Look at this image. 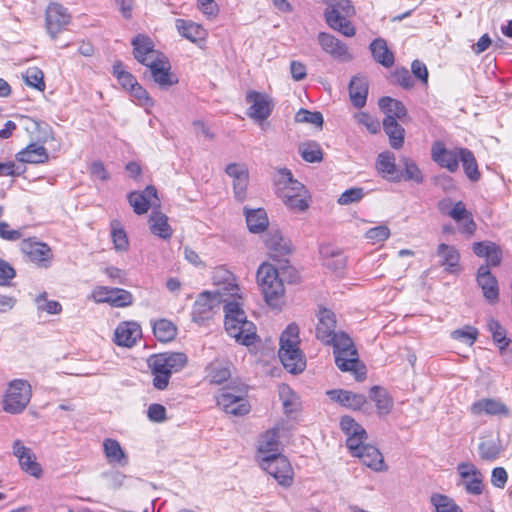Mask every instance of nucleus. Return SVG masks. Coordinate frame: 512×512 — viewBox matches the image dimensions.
I'll return each mask as SVG.
<instances>
[{
    "label": "nucleus",
    "mask_w": 512,
    "mask_h": 512,
    "mask_svg": "<svg viewBox=\"0 0 512 512\" xmlns=\"http://www.w3.org/2000/svg\"><path fill=\"white\" fill-rule=\"evenodd\" d=\"M265 243L270 252V256L278 261L279 268L269 263L261 264L257 271V281L266 303L276 308L281 305L285 292L279 269L283 271L282 274H289L288 281L290 283H295L299 276L294 268L286 266L288 263L286 259H281L291 253V243L288 239L284 238L280 232L276 231L269 234Z\"/></svg>",
    "instance_id": "obj_1"
},
{
    "label": "nucleus",
    "mask_w": 512,
    "mask_h": 512,
    "mask_svg": "<svg viewBox=\"0 0 512 512\" xmlns=\"http://www.w3.org/2000/svg\"><path fill=\"white\" fill-rule=\"evenodd\" d=\"M187 356L182 352H164L153 354L147 359V365L153 376V386L165 390L173 373L181 371L187 364Z\"/></svg>",
    "instance_id": "obj_2"
},
{
    "label": "nucleus",
    "mask_w": 512,
    "mask_h": 512,
    "mask_svg": "<svg viewBox=\"0 0 512 512\" xmlns=\"http://www.w3.org/2000/svg\"><path fill=\"white\" fill-rule=\"evenodd\" d=\"M225 329L239 344L249 346L254 344L257 338L256 326L247 320L244 310L236 301L224 304Z\"/></svg>",
    "instance_id": "obj_3"
},
{
    "label": "nucleus",
    "mask_w": 512,
    "mask_h": 512,
    "mask_svg": "<svg viewBox=\"0 0 512 512\" xmlns=\"http://www.w3.org/2000/svg\"><path fill=\"white\" fill-rule=\"evenodd\" d=\"M299 344V327L295 323H291L280 336L278 356L285 369L293 374L302 372L306 366Z\"/></svg>",
    "instance_id": "obj_4"
},
{
    "label": "nucleus",
    "mask_w": 512,
    "mask_h": 512,
    "mask_svg": "<svg viewBox=\"0 0 512 512\" xmlns=\"http://www.w3.org/2000/svg\"><path fill=\"white\" fill-rule=\"evenodd\" d=\"M332 338L330 345H333L334 348L337 367L343 372H352L357 381L364 380L365 368L360 366L358 353L351 338L343 332L335 333Z\"/></svg>",
    "instance_id": "obj_5"
},
{
    "label": "nucleus",
    "mask_w": 512,
    "mask_h": 512,
    "mask_svg": "<svg viewBox=\"0 0 512 512\" xmlns=\"http://www.w3.org/2000/svg\"><path fill=\"white\" fill-rule=\"evenodd\" d=\"M31 395V386L26 380H12L4 395L3 410L10 414L21 413L29 404Z\"/></svg>",
    "instance_id": "obj_6"
},
{
    "label": "nucleus",
    "mask_w": 512,
    "mask_h": 512,
    "mask_svg": "<svg viewBox=\"0 0 512 512\" xmlns=\"http://www.w3.org/2000/svg\"><path fill=\"white\" fill-rule=\"evenodd\" d=\"M260 467L284 487L293 482V469L288 459L282 454H270L258 459Z\"/></svg>",
    "instance_id": "obj_7"
},
{
    "label": "nucleus",
    "mask_w": 512,
    "mask_h": 512,
    "mask_svg": "<svg viewBox=\"0 0 512 512\" xmlns=\"http://www.w3.org/2000/svg\"><path fill=\"white\" fill-rule=\"evenodd\" d=\"M246 392L242 387L223 388L216 397L217 405L226 413L234 416H243L250 411V405L245 399Z\"/></svg>",
    "instance_id": "obj_8"
},
{
    "label": "nucleus",
    "mask_w": 512,
    "mask_h": 512,
    "mask_svg": "<svg viewBox=\"0 0 512 512\" xmlns=\"http://www.w3.org/2000/svg\"><path fill=\"white\" fill-rule=\"evenodd\" d=\"M457 473L460 476V484L465 491L474 496L481 495L484 491V475L470 462H461L457 465Z\"/></svg>",
    "instance_id": "obj_9"
},
{
    "label": "nucleus",
    "mask_w": 512,
    "mask_h": 512,
    "mask_svg": "<svg viewBox=\"0 0 512 512\" xmlns=\"http://www.w3.org/2000/svg\"><path fill=\"white\" fill-rule=\"evenodd\" d=\"M464 148L447 149L442 141H435L431 147V158L442 168L449 172L457 171Z\"/></svg>",
    "instance_id": "obj_10"
},
{
    "label": "nucleus",
    "mask_w": 512,
    "mask_h": 512,
    "mask_svg": "<svg viewBox=\"0 0 512 512\" xmlns=\"http://www.w3.org/2000/svg\"><path fill=\"white\" fill-rule=\"evenodd\" d=\"M246 102L251 104L247 115L257 122L266 120L273 111L272 99L267 94L254 90L249 91L246 94Z\"/></svg>",
    "instance_id": "obj_11"
},
{
    "label": "nucleus",
    "mask_w": 512,
    "mask_h": 512,
    "mask_svg": "<svg viewBox=\"0 0 512 512\" xmlns=\"http://www.w3.org/2000/svg\"><path fill=\"white\" fill-rule=\"evenodd\" d=\"M20 249L29 261L35 263L37 266L42 268H48L50 266L53 253L46 243L25 239L21 242Z\"/></svg>",
    "instance_id": "obj_12"
},
{
    "label": "nucleus",
    "mask_w": 512,
    "mask_h": 512,
    "mask_svg": "<svg viewBox=\"0 0 512 512\" xmlns=\"http://www.w3.org/2000/svg\"><path fill=\"white\" fill-rule=\"evenodd\" d=\"M220 292H202L196 299L192 308V320L202 323L212 317L214 309L220 304Z\"/></svg>",
    "instance_id": "obj_13"
},
{
    "label": "nucleus",
    "mask_w": 512,
    "mask_h": 512,
    "mask_svg": "<svg viewBox=\"0 0 512 512\" xmlns=\"http://www.w3.org/2000/svg\"><path fill=\"white\" fill-rule=\"evenodd\" d=\"M12 454L18 459L20 468L27 474L39 478L42 468L36 461V456L31 448L24 445L21 440H15L12 445Z\"/></svg>",
    "instance_id": "obj_14"
},
{
    "label": "nucleus",
    "mask_w": 512,
    "mask_h": 512,
    "mask_svg": "<svg viewBox=\"0 0 512 512\" xmlns=\"http://www.w3.org/2000/svg\"><path fill=\"white\" fill-rule=\"evenodd\" d=\"M131 44L135 59L145 66H149L163 57L162 54L154 49V43L149 36L138 34L132 39Z\"/></svg>",
    "instance_id": "obj_15"
},
{
    "label": "nucleus",
    "mask_w": 512,
    "mask_h": 512,
    "mask_svg": "<svg viewBox=\"0 0 512 512\" xmlns=\"http://www.w3.org/2000/svg\"><path fill=\"white\" fill-rule=\"evenodd\" d=\"M275 190L281 200L282 194H292L300 197L308 196V190L306 187L294 179L291 171L288 169H281L278 171L277 179L275 181Z\"/></svg>",
    "instance_id": "obj_16"
},
{
    "label": "nucleus",
    "mask_w": 512,
    "mask_h": 512,
    "mask_svg": "<svg viewBox=\"0 0 512 512\" xmlns=\"http://www.w3.org/2000/svg\"><path fill=\"white\" fill-rule=\"evenodd\" d=\"M226 174L233 179L234 196L243 201L247 195L249 171L245 164L231 163L225 169Z\"/></svg>",
    "instance_id": "obj_17"
},
{
    "label": "nucleus",
    "mask_w": 512,
    "mask_h": 512,
    "mask_svg": "<svg viewBox=\"0 0 512 512\" xmlns=\"http://www.w3.org/2000/svg\"><path fill=\"white\" fill-rule=\"evenodd\" d=\"M67 9L58 3H51L46 10V28L52 38L69 23Z\"/></svg>",
    "instance_id": "obj_18"
},
{
    "label": "nucleus",
    "mask_w": 512,
    "mask_h": 512,
    "mask_svg": "<svg viewBox=\"0 0 512 512\" xmlns=\"http://www.w3.org/2000/svg\"><path fill=\"white\" fill-rule=\"evenodd\" d=\"M142 336V329L135 321L121 322L115 329L114 342L118 346L132 347Z\"/></svg>",
    "instance_id": "obj_19"
},
{
    "label": "nucleus",
    "mask_w": 512,
    "mask_h": 512,
    "mask_svg": "<svg viewBox=\"0 0 512 512\" xmlns=\"http://www.w3.org/2000/svg\"><path fill=\"white\" fill-rule=\"evenodd\" d=\"M317 318L316 337L323 344L330 345V342L333 340L332 336L336 333L335 314L327 308H322L319 310Z\"/></svg>",
    "instance_id": "obj_20"
},
{
    "label": "nucleus",
    "mask_w": 512,
    "mask_h": 512,
    "mask_svg": "<svg viewBox=\"0 0 512 512\" xmlns=\"http://www.w3.org/2000/svg\"><path fill=\"white\" fill-rule=\"evenodd\" d=\"M147 67L150 70L154 82L157 83L160 88L168 89L178 83V78L170 73L169 62L164 56Z\"/></svg>",
    "instance_id": "obj_21"
},
{
    "label": "nucleus",
    "mask_w": 512,
    "mask_h": 512,
    "mask_svg": "<svg viewBox=\"0 0 512 512\" xmlns=\"http://www.w3.org/2000/svg\"><path fill=\"white\" fill-rule=\"evenodd\" d=\"M317 40L322 50L336 59H349L347 45L332 34L320 32Z\"/></svg>",
    "instance_id": "obj_22"
},
{
    "label": "nucleus",
    "mask_w": 512,
    "mask_h": 512,
    "mask_svg": "<svg viewBox=\"0 0 512 512\" xmlns=\"http://www.w3.org/2000/svg\"><path fill=\"white\" fill-rule=\"evenodd\" d=\"M470 411L475 416L489 415V416H508V407L500 400L483 398L474 402Z\"/></svg>",
    "instance_id": "obj_23"
},
{
    "label": "nucleus",
    "mask_w": 512,
    "mask_h": 512,
    "mask_svg": "<svg viewBox=\"0 0 512 512\" xmlns=\"http://www.w3.org/2000/svg\"><path fill=\"white\" fill-rule=\"evenodd\" d=\"M376 169L388 181L399 182L402 180V173L396 168L395 155L390 151H385L378 155Z\"/></svg>",
    "instance_id": "obj_24"
},
{
    "label": "nucleus",
    "mask_w": 512,
    "mask_h": 512,
    "mask_svg": "<svg viewBox=\"0 0 512 512\" xmlns=\"http://www.w3.org/2000/svg\"><path fill=\"white\" fill-rule=\"evenodd\" d=\"M477 282L482 288L484 297L493 302L499 297L497 279L491 274L488 265H481L477 271Z\"/></svg>",
    "instance_id": "obj_25"
},
{
    "label": "nucleus",
    "mask_w": 512,
    "mask_h": 512,
    "mask_svg": "<svg viewBox=\"0 0 512 512\" xmlns=\"http://www.w3.org/2000/svg\"><path fill=\"white\" fill-rule=\"evenodd\" d=\"M436 255L446 272L457 273L460 270V253L455 246L441 243L436 249Z\"/></svg>",
    "instance_id": "obj_26"
},
{
    "label": "nucleus",
    "mask_w": 512,
    "mask_h": 512,
    "mask_svg": "<svg viewBox=\"0 0 512 512\" xmlns=\"http://www.w3.org/2000/svg\"><path fill=\"white\" fill-rule=\"evenodd\" d=\"M354 15V13H335L332 12H324V18L327 25L335 30L340 32L346 37H352L356 33V29L348 20V17Z\"/></svg>",
    "instance_id": "obj_27"
},
{
    "label": "nucleus",
    "mask_w": 512,
    "mask_h": 512,
    "mask_svg": "<svg viewBox=\"0 0 512 512\" xmlns=\"http://www.w3.org/2000/svg\"><path fill=\"white\" fill-rule=\"evenodd\" d=\"M152 198L157 199V190L154 186H147L142 192L133 191L128 195V201L138 215L149 210Z\"/></svg>",
    "instance_id": "obj_28"
},
{
    "label": "nucleus",
    "mask_w": 512,
    "mask_h": 512,
    "mask_svg": "<svg viewBox=\"0 0 512 512\" xmlns=\"http://www.w3.org/2000/svg\"><path fill=\"white\" fill-rule=\"evenodd\" d=\"M327 395L331 400L353 410L360 409L367 402L365 395L348 390H329Z\"/></svg>",
    "instance_id": "obj_29"
},
{
    "label": "nucleus",
    "mask_w": 512,
    "mask_h": 512,
    "mask_svg": "<svg viewBox=\"0 0 512 512\" xmlns=\"http://www.w3.org/2000/svg\"><path fill=\"white\" fill-rule=\"evenodd\" d=\"M280 425H275L261 435L258 444V456L260 457L270 454H281L279 452Z\"/></svg>",
    "instance_id": "obj_30"
},
{
    "label": "nucleus",
    "mask_w": 512,
    "mask_h": 512,
    "mask_svg": "<svg viewBox=\"0 0 512 512\" xmlns=\"http://www.w3.org/2000/svg\"><path fill=\"white\" fill-rule=\"evenodd\" d=\"M16 159L22 163L43 164L48 161L49 155L43 145L30 143L16 154Z\"/></svg>",
    "instance_id": "obj_31"
},
{
    "label": "nucleus",
    "mask_w": 512,
    "mask_h": 512,
    "mask_svg": "<svg viewBox=\"0 0 512 512\" xmlns=\"http://www.w3.org/2000/svg\"><path fill=\"white\" fill-rule=\"evenodd\" d=\"M473 252L476 256L485 258L487 261L486 265L498 266L501 263L502 251L493 242H476L473 244Z\"/></svg>",
    "instance_id": "obj_32"
},
{
    "label": "nucleus",
    "mask_w": 512,
    "mask_h": 512,
    "mask_svg": "<svg viewBox=\"0 0 512 512\" xmlns=\"http://www.w3.org/2000/svg\"><path fill=\"white\" fill-rule=\"evenodd\" d=\"M373 59L385 68L394 65V53L388 48L387 42L383 38L374 39L369 46Z\"/></svg>",
    "instance_id": "obj_33"
},
{
    "label": "nucleus",
    "mask_w": 512,
    "mask_h": 512,
    "mask_svg": "<svg viewBox=\"0 0 512 512\" xmlns=\"http://www.w3.org/2000/svg\"><path fill=\"white\" fill-rule=\"evenodd\" d=\"M351 103L356 108L365 106L368 96V81L363 76H354L349 84Z\"/></svg>",
    "instance_id": "obj_34"
},
{
    "label": "nucleus",
    "mask_w": 512,
    "mask_h": 512,
    "mask_svg": "<svg viewBox=\"0 0 512 512\" xmlns=\"http://www.w3.org/2000/svg\"><path fill=\"white\" fill-rule=\"evenodd\" d=\"M148 222L152 234L165 240L172 236L173 230L168 223V217L164 213L153 210Z\"/></svg>",
    "instance_id": "obj_35"
},
{
    "label": "nucleus",
    "mask_w": 512,
    "mask_h": 512,
    "mask_svg": "<svg viewBox=\"0 0 512 512\" xmlns=\"http://www.w3.org/2000/svg\"><path fill=\"white\" fill-rule=\"evenodd\" d=\"M355 457H358L364 465L374 471H383L386 469L381 452L373 445H366Z\"/></svg>",
    "instance_id": "obj_36"
},
{
    "label": "nucleus",
    "mask_w": 512,
    "mask_h": 512,
    "mask_svg": "<svg viewBox=\"0 0 512 512\" xmlns=\"http://www.w3.org/2000/svg\"><path fill=\"white\" fill-rule=\"evenodd\" d=\"M383 129L389 137L390 146L393 149H400L404 144V128L391 117H385L383 119Z\"/></svg>",
    "instance_id": "obj_37"
},
{
    "label": "nucleus",
    "mask_w": 512,
    "mask_h": 512,
    "mask_svg": "<svg viewBox=\"0 0 512 512\" xmlns=\"http://www.w3.org/2000/svg\"><path fill=\"white\" fill-rule=\"evenodd\" d=\"M378 105L385 117H391L393 120H403L407 116V109L404 104L396 99L385 96L379 99Z\"/></svg>",
    "instance_id": "obj_38"
},
{
    "label": "nucleus",
    "mask_w": 512,
    "mask_h": 512,
    "mask_svg": "<svg viewBox=\"0 0 512 512\" xmlns=\"http://www.w3.org/2000/svg\"><path fill=\"white\" fill-rule=\"evenodd\" d=\"M370 397L375 402L379 415H387L391 412L394 403L386 389L373 386L370 389Z\"/></svg>",
    "instance_id": "obj_39"
},
{
    "label": "nucleus",
    "mask_w": 512,
    "mask_h": 512,
    "mask_svg": "<svg viewBox=\"0 0 512 512\" xmlns=\"http://www.w3.org/2000/svg\"><path fill=\"white\" fill-rule=\"evenodd\" d=\"M245 214L248 229L252 233H260L268 227L269 221L264 209L246 210Z\"/></svg>",
    "instance_id": "obj_40"
},
{
    "label": "nucleus",
    "mask_w": 512,
    "mask_h": 512,
    "mask_svg": "<svg viewBox=\"0 0 512 512\" xmlns=\"http://www.w3.org/2000/svg\"><path fill=\"white\" fill-rule=\"evenodd\" d=\"M105 456L109 463H117L125 465L127 463L126 455L120 445L115 439H105L103 442Z\"/></svg>",
    "instance_id": "obj_41"
},
{
    "label": "nucleus",
    "mask_w": 512,
    "mask_h": 512,
    "mask_svg": "<svg viewBox=\"0 0 512 512\" xmlns=\"http://www.w3.org/2000/svg\"><path fill=\"white\" fill-rule=\"evenodd\" d=\"M153 333L160 342H169L176 337L177 329L171 321L160 319L153 324Z\"/></svg>",
    "instance_id": "obj_42"
},
{
    "label": "nucleus",
    "mask_w": 512,
    "mask_h": 512,
    "mask_svg": "<svg viewBox=\"0 0 512 512\" xmlns=\"http://www.w3.org/2000/svg\"><path fill=\"white\" fill-rule=\"evenodd\" d=\"M176 28L183 37L192 42H196L203 37L202 27L192 21L177 19Z\"/></svg>",
    "instance_id": "obj_43"
},
{
    "label": "nucleus",
    "mask_w": 512,
    "mask_h": 512,
    "mask_svg": "<svg viewBox=\"0 0 512 512\" xmlns=\"http://www.w3.org/2000/svg\"><path fill=\"white\" fill-rule=\"evenodd\" d=\"M460 161L462 162L464 172L468 179L472 182H477L480 179L481 174L478 170V164L474 154L469 149L464 148L462 150Z\"/></svg>",
    "instance_id": "obj_44"
},
{
    "label": "nucleus",
    "mask_w": 512,
    "mask_h": 512,
    "mask_svg": "<svg viewBox=\"0 0 512 512\" xmlns=\"http://www.w3.org/2000/svg\"><path fill=\"white\" fill-rule=\"evenodd\" d=\"M298 152L306 162H320L323 159L322 149L320 145L314 141L300 144L298 147Z\"/></svg>",
    "instance_id": "obj_45"
},
{
    "label": "nucleus",
    "mask_w": 512,
    "mask_h": 512,
    "mask_svg": "<svg viewBox=\"0 0 512 512\" xmlns=\"http://www.w3.org/2000/svg\"><path fill=\"white\" fill-rule=\"evenodd\" d=\"M487 328L492 334L493 341L498 345L501 354H503L510 342V340L506 338L505 329L497 320L492 318L488 320Z\"/></svg>",
    "instance_id": "obj_46"
},
{
    "label": "nucleus",
    "mask_w": 512,
    "mask_h": 512,
    "mask_svg": "<svg viewBox=\"0 0 512 512\" xmlns=\"http://www.w3.org/2000/svg\"><path fill=\"white\" fill-rule=\"evenodd\" d=\"M111 238L114 248L117 251H127L129 248V240L125 230L121 227L120 222L113 220L111 222Z\"/></svg>",
    "instance_id": "obj_47"
},
{
    "label": "nucleus",
    "mask_w": 512,
    "mask_h": 512,
    "mask_svg": "<svg viewBox=\"0 0 512 512\" xmlns=\"http://www.w3.org/2000/svg\"><path fill=\"white\" fill-rule=\"evenodd\" d=\"M431 504L435 507L436 512H462L461 508L455 501L443 494H433L430 498Z\"/></svg>",
    "instance_id": "obj_48"
},
{
    "label": "nucleus",
    "mask_w": 512,
    "mask_h": 512,
    "mask_svg": "<svg viewBox=\"0 0 512 512\" xmlns=\"http://www.w3.org/2000/svg\"><path fill=\"white\" fill-rule=\"evenodd\" d=\"M401 162L404 168V173H402V179L406 181H414L416 183L423 182V174L419 169L418 165L415 163V161L408 157H402Z\"/></svg>",
    "instance_id": "obj_49"
},
{
    "label": "nucleus",
    "mask_w": 512,
    "mask_h": 512,
    "mask_svg": "<svg viewBox=\"0 0 512 512\" xmlns=\"http://www.w3.org/2000/svg\"><path fill=\"white\" fill-rule=\"evenodd\" d=\"M282 201L285 206L297 213L304 212L309 208L310 194L307 197L295 196L292 194H282Z\"/></svg>",
    "instance_id": "obj_50"
},
{
    "label": "nucleus",
    "mask_w": 512,
    "mask_h": 512,
    "mask_svg": "<svg viewBox=\"0 0 512 512\" xmlns=\"http://www.w3.org/2000/svg\"><path fill=\"white\" fill-rule=\"evenodd\" d=\"M231 373L228 367L219 362H213L207 367V377L210 382L221 384L230 377Z\"/></svg>",
    "instance_id": "obj_51"
},
{
    "label": "nucleus",
    "mask_w": 512,
    "mask_h": 512,
    "mask_svg": "<svg viewBox=\"0 0 512 512\" xmlns=\"http://www.w3.org/2000/svg\"><path fill=\"white\" fill-rule=\"evenodd\" d=\"M107 303L113 307L123 308L132 305L133 296L132 294L121 288H113Z\"/></svg>",
    "instance_id": "obj_52"
},
{
    "label": "nucleus",
    "mask_w": 512,
    "mask_h": 512,
    "mask_svg": "<svg viewBox=\"0 0 512 512\" xmlns=\"http://www.w3.org/2000/svg\"><path fill=\"white\" fill-rule=\"evenodd\" d=\"M23 79L28 86L39 91L45 90L44 74L38 67L28 68L23 74Z\"/></svg>",
    "instance_id": "obj_53"
},
{
    "label": "nucleus",
    "mask_w": 512,
    "mask_h": 512,
    "mask_svg": "<svg viewBox=\"0 0 512 512\" xmlns=\"http://www.w3.org/2000/svg\"><path fill=\"white\" fill-rule=\"evenodd\" d=\"M279 397L282 400L285 414H291L296 410L298 405L297 397L288 385L282 384L279 386Z\"/></svg>",
    "instance_id": "obj_54"
},
{
    "label": "nucleus",
    "mask_w": 512,
    "mask_h": 512,
    "mask_svg": "<svg viewBox=\"0 0 512 512\" xmlns=\"http://www.w3.org/2000/svg\"><path fill=\"white\" fill-rule=\"evenodd\" d=\"M501 445L496 440H487L479 444V454L483 460L493 461L498 458Z\"/></svg>",
    "instance_id": "obj_55"
},
{
    "label": "nucleus",
    "mask_w": 512,
    "mask_h": 512,
    "mask_svg": "<svg viewBox=\"0 0 512 512\" xmlns=\"http://www.w3.org/2000/svg\"><path fill=\"white\" fill-rule=\"evenodd\" d=\"M341 430L345 433L347 438L362 435V437H367V432L365 429L358 424L352 417L343 416L340 420Z\"/></svg>",
    "instance_id": "obj_56"
},
{
    "label": "nucleus",
    "mask_w": 512,
    "mask_h": 512,
    "mask_svg": "<svg viewBox=\"0 0 512 512\" xmlns=\"http://www.w3.org/2000/svg\"><path fill=\"white\" fill-rule=\"evenodd\" d=\"M295 121L298 123H310L316 127H322L324 120L323 115L320 112H311L309 110L301 108L295 114Z\"/></svg>",
    "instance_id": "obj_57"
},
{
    "label": "nucleus",
    "mask_w": 512,
    "mask_h": 512,
    "mask_svg": "<svg viewBox=\"0 0 512 512\" xmlns=\"http://www.w3.org/2000/svg\"><path fill=\"white\" fill-rule=\"evenodd\" d=\"M37 307L41 311H45L48 314H59L62 311V306L58 301L47 300V293L43 292L38 295L35 299Z\"/></svg>",
    "instance_id": "obj_58"
},
{
    "label": "nucleus",
    "mask_w": 512,
    "mask_h": 512,
    "mask_svg": "<svg viewBox=\"0 0 512 512\" xmlns=\"http://www.w3.org/2000/svg\"><path fill=\"white\" fill-rule=\"evenodd\" d=\"M390 237V229L386 225H378L368 229L365 238L373 244L381 243Z\"/></svg>",
    "instance_id": "obj_59"
},
{
    "label": "nucleus",
    "mask_w": 512,
    "mask_h": 512,
    "mask_svg": "<svg viewBox=\"0 0 512 512\" xmlns=\"http://www.w3.org/2000/svg\"><path fill=\"white\" fill-rule=\"evenodd\" d=\"M326 5L324 12L355 13L350 0H323Z\"/></svg>",
    "instance_id": "obj_60"
},
{
    "label": "nucleus",
    "mask_w": 512,
    "mask_h": 512,
    "mask_svg": "<svg viewBox=\"0 0 512 512\" xmlns=\"http://www.w3.org/2000/svg\"><path fill=\"white\" fill-rule=\"evenodd\" d=\"M354 119L358 125L364 126L372 134H376L380 129L379 121L366 112L355 113Z\"/></svg>",
    "instance_id": "obj_61"
},
{
    "label": "nucleus",
    "mask_w": 512,
    "mask_h": 512,
    "mask_svg": "<svg viewBox=\"0 0 512 512\" xmlns=\"http://www.w3.org/2000/svg\"><path fill=\"white\" fill-rule=\"evenodd\" d=\"M364 189L361 187H353L344 191L338 198L340 205H349L359 202L364 197Z\"/></svg>",
    "instance_id": "obj_62"
},
{
    "label": "nucleus",
    "mask_w": 512,
    "mask_h": 512,
    "mask_svg": "<svg viewBox=\"0 0 512 512\" xmlns=\"http://www.w3.org/2000/svg\"><path fill=\"white\" fill-rule=\"evenodd\" d=\"M130 94L140 106L152 107L154 104L148 92L138 82L130 90Z\"/></svg>",
    "instance_id": "obj_63"
},
{
    "label": "nucleus",
    "mask_w": 512,
    "mask_h": 512,
    "mask_svg": "<svg viewBox=\"0 0 512 512\" xmlns=\"http://www.w3.org/2000/svg\"><path fill=\"white\" fill-rule=\"evenodd\" d=\"M101 477L105 480L106 485L111 489H119L126 478L123 473L117 470L103 472Z\"/></svg>",
    "instance_id": "obj_64"
}]
</instances>
